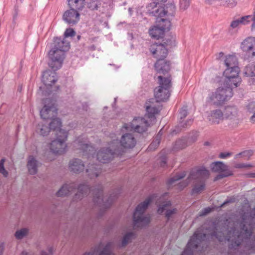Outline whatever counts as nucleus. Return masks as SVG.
I'll return each mask as SVG.
<instances>
[{"label": "nucleus", "instance_id": "obj_1", "mask_svg": "<svg viewBox=\"0 0 255 255\" xmlns=\"http://www.w3.org/2000/svg\"><path fill=\"white\" fill-rule=\"evenodd\" d=\"M253 233V228L251 225L247 226L243 224L240 231H236L233 228L230 230L225 226L218 231L216 229L211 234L212 238H215L219 242L228 241L230 242L229 249L232 250H237L240 246H244L248 250L255 251V236L251 238Z\"/></svg>", "mask_w": 255, "mask_h": 255}, {"label": "nucleus", "instance_id": "obj_2", "mask_svg": "<svg viewBox=\"0 0 255 255\" xmlns=\"http://www.w3.org/2000/svg\"><path fill=\"white\" fill-rule=\"evenodd\" d=\"M103 188L101 185L97 187L91 189L88 185L84 184H80L78 188V192L73 197L74 201L81 200L89 193H92L93 195V201L95 205L101 208V209L109 208L113 202L117 199L119 191L116 190L111 194L108 199L104 201L103 197Z\"/></svg>", "mask_w": 255, "mask_h": 255}, {"label": "nucleus", "instance_id": "obj_3", "mask_svg": "<svg viewBox=\"0 0 255 255\" xmlns=\"http://www.w3.org/2000/svg\"><path fill=\"white\" fill-rule=\"evenodd\" d=\"M208 245L207 235L200 230H197L191 237L181 255H193L195 250L199 252H204Z\"/></svg>", "mask_w": 255, "mask_h": 255}, {"label": "nucleus", "instance_id": "obj_4", "mask_svg": "<svg viewBox=\"0 0 255 255\" xmlns=\"http://www.w3.org/2000/svg\"><path fill=\"white\" fill-rule=\"evenodd\" d=\"M157 79L159 85L154 90L155 100L157 102H165L169 99L171 95L172 78L170 76H158Z\"/></svg>", "mask_w": 255, "mask_h": 255}, {"label": "nucleus", "instance_id": "obj_5", "mask_svg": "<svg viewBox=\"0 0 255 255\" xmlns=\"http://www.w3.org/2000/svg\"><path fill=\"white\" fill-rule=\"evenodd\" d=\"M109 147L101 149L97 154V160L103 163H108L113 158L114 155H120L123 153V150L118 145L117 140H113L110 143Z\"/></svg>", "mask_w": 255, "mask_h": 255}, {"label": "nucleus", "instance_id": "obj_6", "mask_svg": "<svg viewBox=\"0 0 255 255\" xmlns=\"http://www.w3.org/2000/svg\"><path fill=\"white\" fill-rule=\"evenodd\" d=\"M152 200V197L149 196L143 202L137 206L133 214V221L134 226L139 227L149 224L150 222L149 218L144 216L143 214Z\"/></svg>", "mask_w": 255, "mask_h": 255}, {"label": "nucleus", "instance_id": "obj_7", "mask_svg": "<svg viewBox=\"0 0 255 255\" xmlns=\"http://www.w3.org/2000/svg\"><path fill=\"white\" fill-rule=\"evenodd\" d=\"M224 63L227 68L224 72V75L232 74L227 80V82H229L233 80L234 82V84L237 86V84L240 81V78L239 77L240 68L237 66L238 64V60L236 56L229 55L226 57Z\"/></svg>", "mask_w": 255, "mask_h": 255}, {"label": "nucleus", "instance_id": "obj_8", "mask_svg": "<svg viewBox=\"0 0 255 255\" xmlns=\"http://www.w3.org/2000/svg\"><path fill=\"white\" fill-rule=\"evenodd\" d=\"M150 15L155 17H163L165 16L173 17L175 13V6L172 3H167L164 7H157L155 2L150 3L147 6Z\"/></svg>", "mask_w": 255, "mask_h": 255}, {"label": "nucleus", "instance_id": "obj_9", "mask_svg": "<svg viewBox=\"0 0 255 255\" xmlns=\"http://www.w3.org/2000/svg\"><path fill=\"white\" fill-rule=\"evenodd\" d=\"M233 95V91L231 88L220 87L209 95L208 102L216 106H220L231 98Z\"/></svg>", "mask_w": 255, "mask_h": 255}, {"label": "nucleus", "instance_id": "obj_10", "mask_svg": "<svg viewBox=\"0 0 255 255\" xmlns=\"http://www.w3.org/2000/svg\"><path fill=\"white\" fill-rule=\"evenodd\" d=\"M48 57L49 66L55 71L62 67L65 58V52L63 50L57 49L56 47H51L48 52Z\"/></svg>", "mask_w": 255, "mask_h": 255}, {"label": "nucleus", "instance_id": "obj_11", "mask_svg": "<svg viewBox=\"0 0 255 255\" xmlns=\"http://www.w3.org/2000/svg\"><path fill=\"white\" fill-rule=\"evenodd\" d=\"M68 132L65 130H59L57 133L56 138L50 143V149L55 154H61L65 152Z\"/></svg>", "mask_w": 255, "mask_h": 255}, {"label": "nucleus", "instance_id": "obj_12", "mask_svg": "<svg viewBox=\"0 0 255 255\" xmlns=\"http://www.w3.org/2000/svg\"><path fill=\"white\" fill-rule=\"evenodd\" d=\"M223 112L224 120L230 121L229 126L232 128L237 127L239 123V111L238 108L235 106H227Z\"/></svg>", "mask_w": 255, "mask_h": 255}, {"label": "nucleus", "instance_id": "obj_13", "mask_svg": "<svg viewBox=\"0 0 255 255\" xmlns=\"http://www.w3.org/2000/svg\"><path fill=\"white\" fill-rule=\"evenodd\" d=\"M210 167L212 172L220 173L214 178V181L233 175V172L229 169L228 166L222 161L212 162Z\"/></svg>", "mask_w": 255, "mask_h": 255}, {"label": "nucleus", "instance_id": "obj_14", "mask_svg": "<svg viewBox=\"0 0 255 255\" xmlns=\"http://www.w3.org/2000/svg\"><path fill=\"white\" fill-rule=\"evenodd\" d=\"M149 125L146 120L143 118H135L131 123L129 124H125L123 128L127 130H133L138 133L145 132Z\"/></svg>", "mask_w": 255, "mask_h": 255}, {"label": "nucleus", "instance_id": "obj_15", "mask_svg": "<svg viewBox=\"0 0 255 255\" xmlns=\"http://www.w3.org/2000/svg\"><path fill=\"white\" fill-rule=\"evenodd\" d=\"M44 106L40 110V114L41 118L44 120L51 119L57 116V109L53 101L50 99L44 100Z\"/></svg>", "mask_w": 255, "mask_h": 255}, {"label": "nucleus", "instance_id": "obj_16", "mask_svg": "<svg viewBox=\"0 0 255 255\" xmlns=\"http://www.w3.org/2000/svg\"><path fill=\"white\" fill-rule=\"evenodd\" d=\"M113 245L112 242H109L104 246L101 242L96 246L93 250L86 252L83 255H115L112 251Z\"/></svg>", "mask_w": 255, "mask_h": 255}, {"label": "nucleus", "instance_id": "obj_17", "mask_svg": "<svg viewBox=\"0 0 255 255\" xmlns=\"http://www.w3.org/2000/svg\"><path fill=\"white\" fill-rule=\"evenodd\" d=\"M149 50L157 60L165 59L168 53L167 48L164 47L163 44L158 43L151 45Z\"/></svg>", "mask_w": 255, "mask_h": 255}, {"label": "nucleus", "instance_id": "obj_18", "mask_svg": "<svg viewBox=\"0 0 255 255\" xmlns=\"http://www.w3.org/2000/svg\"><path fill=\"white\" fill-rule=\"evenodd\" d=\"M118 142V145L120 146L123 150L133 148L136 144V140L133 135L131 133H126L124 134Z\"/></svg>", "mask_w": 255, "mask_h": 255}, {"label": "nucleus", "instance_id": "obj_19", "mask_svg": "<svg viewBox=\"0 0 255 255\" xmlns=\"http://www.w3.org/2000/svg\"><path fill=\"white\" fill-rule=\"evenodd\" d=\"M155 69L159 74V76L167 77L171 75L169 74L170 70V62L166 59L158 60L154 64Z\"/></svg>", "mask_w": 255, "mask_h": 255}, {"label": "nucleus", "instance_id": "obj_20", "mask_svg": "<svg viewBox=\"0 0 255 255\" xmlns=\"http://www.w3.org/2000/svg\"><path fill=\"white\" fill-rule=\"evenodd\" d=\"M243 50L246 52L249 57L255 56V38L250 37L246 38L241 44Z\"/></svg>", "mask_w": 255, "mask_h": 255}, {"label": "nucleus", "instance_id": "obj_21", "mask_svg": "<svg viewBox=\"0 0 255 255\" xmlns=\"http://www.w3.org/2000/svg\"><path fill=\"white\" fill-rule=\"evenodd\" d=\"M63 20L67 24L71 26H73L80 20V13L78 11L74 10L70 8L65 11L62 16Z\"/></svg>", "mask_w": 255, "mask_h": 255}, {"label": "nucleus", "instance_id": "obj_22", "mask_svg": "<svg viewBox=\"0 0 255 255\" xmlns=\"http://www.w3.org/2000/svg\"><path fill=\"white\" fill-rule=\"evenodd\" d=\"M210 175L209 171L205 167H201L197 169L195 171H192L189 178L196 180L197 181L205 182Z\"/></svg>", "mask_w": 255, "mask_h": 255}, {"label": "nucleus", "instance_id": "obj_23", "mask_svg": "<svg viewBox=\"0 0 255 255\" xmlns=\"http://www.w3.org/2000/svg\"><path fill=\"white\" fill-rule=\"evenodd\" d=\"M77 185L74 182L64 184L56 192L57 197H64L68 195L76 188Z\"/></svg>", "mask_w": 255, "mask_h": 255}, {"label": "nucleus", "instance_id": "obj_24", "mask_svg": "<svg viewBox=\"0 0 255 255\" xmlns=\"http://www.w3.org/2000/svg\"><path fill=\"white\" fill-rule=\"evenodd\" d=\"M86 171L89 178L90 179H94L101 173L102 168L100 165L89 164Z\"/></svg>", "mask_w": 255, "mask_h": 255}, {"label": "nucleus", "instance_id": "obj_25", "mask_svg": "<svg viewBox=\"0 0 255 255\" xmlns=\"http://www.w3.org/2000/svg\"><path fill=\"white\" fill-rule=\"evenodd\" d=\"M52 47H56L57 49L63 50L64 52H66L70 48V43L65 38L55 37Z\"/></svg>", "mask_w": 255, "mask_h": 255}, {"label": "nucleus", "instance_id": "obj_26", "mask_svg": "<svg viewBox=\"0 0 255 255\" xmlns=\"http://www.w3.org/2000/svg\"><path fill=\"white\" fill-rule=\"evenodd\" d=\"M55 73L50 71H45L43 73L42 81L45 86H51L56 81Z\"/></svg>", "mask_w": 255, "mask_h": 255}, {"label": "nucleus", "instance_id": "obj_27", "mask_svg": "<svg viewBox=\"0 0 255 255\" xmlns=\"http://www.w3.org/2000/svg\"><path fill=\"white\" fill-rule=\"evenodd\" d=\"M69 167L72 171L79 173L84 170L85 165L82 160L75 158L70 161Z\"/></svg>", "mask_w": 255, "mask_h": 255}, {"label": "nucleus", "instance_id": "obj_28", "mask_svg": "<svg viewBox=\"0 0 255 255\" xmlns=\"http://www.w3.org/2000/svg\"><path fill=\"white\" fill-rule=\"evenodd\" d=\"M171 206V202L170 201H168L160 205L157 210V213L159 214H162L163 212L166 210L165 217L167 220H169L171 216L175 214L177 212L176 209H173L172 210H167V208Z\"/></svg>", "mask_w": 255, "mask_h": 255}, {"label": "nucleus", "instance_id": "obj_29", "mask_svg": "<svg viewBox=\"0 0 255 255\" xmlns=\"http://www.w3.org/2000/svg\"><path fill=\"white\" fill-rule=\"evenodd\" d=\"M244 75L247 77H253L249 79V83L250 85L255 84V63L246 66Z\"/></svg>", "mask_w": 255, "mask_h": 255}, {"label": "nucleus", "instance_id": "obj_30", "mask_svg": "<svg viewBox=\"0 0 255 255\" xmlns=\"http://www.w3.org/2000/svg\"><path fill=\"white\" fill-rule=\"evenodd\" d=\"M208 119L213 124H218L220 121L224 120L223 112L220 110L212 111L208 116Z\"/></svg>", "mask_w": 255, "mask_h": 255}, {"label": "nucleus", "instance_id": "obj_31", "mask_svg": "<svg viewBox=\"0 0 255 255\" xmlns=\"http://www.w3.org/2000/svg\"><path fill=\"white\" fill-rule=\"evenodd\" d=\"M161 107L159 105L156 106L154 105H146V111L147 113V117L149 119L155 120V115L158 114L161 110Z\"/></svg>", "mask_w": 255, "mask_h": 255}, {"label": "nucleus", "instance_id": "obj_32", "mask_svg": "<svg viewBox=\"0 0 255 255\" xmlns=\"http://www.w3.org/2000/svg\"><path fill=\"white\" fill-rule=\"evenodd\" d=\"M74 145L77 149L82 150L84 152H86L89 154L88 151H90V149H93V147L90 144L86 143L85 141L81 140L80 137H78L74 142Z\"/></svg>", "mask_w": 255, "mask_h": 255}, {"label": "nucleus", "instance_id": "obj_33", "mask_svg": "<svg viewBox=\"0 0 255 255\" xmlns=\"http://www.w3.org/2000/svg\"><path fill=\"white\" fill-rule=\"evenodd\" d=\"M27 167L30 174L34 175L37 173V161L32 156H29Z\"/></svg>", "mask_w": 255, "mask_h": 255}, {"label": "nucleus", "instance_id": "obj_34", "mask_svg": "<svg viewBox=\"0 0 255 255\" xmlns=\"http://www.w3.org/2000/svg\"><path fill=\"white\" fill-rule=\"evenodd\" d=\"M188 115V111L187 108L186 106L183 107L180 111L179 112V117H180V121L179 124L180 127L182 128H186L188 126H190L192 124L193 121L192 120H187L185 123H183L182 121L181 120L184 119Z\"/></svg>", "mask_w": 255, "mask_h": 255}, {"label": "nucleus", "instance_id": "obj_35", "mask_svg": "<svg viewBox=\"0 0 255 255\" xmlns=\"http://www.w3.org/2000/svg\"><path fill=\"white\" fill-rule=\"evenodd\" d=\"M68 4L71 9L78 12L84 7L82 0H68Z\"/></svg>", "mask_w": 255, "mask_h": 255}, {"label": "nucleus", "instance_id": "obj_36", "mask_svg": "<svg viewBox=\"0 0 255 255\" xmlns=\"http://www.w3.org/2000/svg\"><path fill=\"white\" fill-rule=\"evenodd\" d=\"M156 21L158 23V25L164 32L169 30L171 27V22L168 19L157 17Z\"/></svg>", "mask_w": 255, "mask_h": 255}, {"label": "nucleus", "instance_id": "obj_37", "mask_svg": "<svg viewBox=\"0 0 255 255\" xmlns=\"http://www.w3.org/2000/svg\"><path fill=\"white\" fill-rule=\"evenodd\" d=\"M51 119L52 121L49 123V128L50 130H53L54 131H55V134L57 135V133L59 130H63L60 128L61 122L59 118H56V117Z\"/></svg>", "mask_w": 255, "mask_h": 255}, {"label": "nucleus", "instance_id": "obj_38", "mask_svg": "<svg viewBox=\"0 0 255 255\" xmlns=\"http://www.w3.org/2000/svg\"><path fill=\"white\" fill-rule=\"evenodd\" d=\"M160 44H163L164 46L166 48L174 46L175 45V36L171 34L166 35L163 39L162 42Z\"/></svg>", "mask_w": 255, "mask_h": 255}, {"label": "nucleus", "instance_id": "obj_39", "mask_svg": "<svg viewBox=\"0 0 255 255\" xmlns=\"http://www.w3.org/2000/svg\"><path fill=\"white\" fill-rule=\"evenodd\" d=\"M164 31L158 25L156 26H154L149 30L150 35L155 39H158L161 37L164 34Z\"/></svg>", "mask_w": 255, "mask_h": 255}, {"label": "nucleus", "instance_id": "obj_40", "mask_svg": "<svg viewBox=\"0 0 255 255\" xmlns=\"http://www.w3.org/2000/svg\"><path fill=\"white\" fill-rule=\"evenodd\" d=\"M50 129L46 124L43 123H39L36 127V132L42 136L47 135L49 132Z\"/></svg>", "mask_w": 255, "mask_h": 255}, {"label": "nucleus", "instance_id": "obj_41", "mask_svg": "<svg viewBox=\"0 0 255 255\" xmlns=\"http://www.w3.org/2000/svg\"><path fill=\"white\" fill-rule=\"evenodd\" d=\"M85 3L87 7L92 10H98L101 5V0H86Z\"/></svg>", "mask_w": 255, "mask_h": 255}, {"label": "nucleus", "instance_id": "obj_42", "mask_svg": "<svg viewBox=\"0 0 255 255\" xmlns=\"http://www.w3.org/2000/svg\"><path fill=\"white\" fill-rule=\"evenodd\" d=\"M134 234L133 232H128L123 237L122 241L121 247H124L134 238Z\"/></svg>", "mask_w": 255, "mask_h": 255}, {"label": "nucleus", "instance_id": "obj_43", "mask_svg": "<svg viewBox=\"0 0 255 255\" xmlns=\"http://www.w3.org/2000/svg\"><path fill=\"white\" fill-rule=\"evenodd\" d=\"M231 74H228L227 75H224L225 76V79L224 80V85L225 86V88H231V89H233V88L235 87V88H236L237 87H238L240 83H241V79H240V81L239 83H238V84H237V86H236L234 84V82L233 80H231V81L229 82H227V79L230 76H231ZM233 91V90H232Z\"/></svg>", "mask_w": 255, "mask_h": 255}, {"label": "nucleus", "instance_id": "obj_44", "mask_svg": "<svg viewBox=\"0 0 255 255\" xmlns=\"http://www.w3.org/2000/svg\"><path fill=\"white\" fill-rule=\"evenodd\" d=\"M200 184H195L192 190V194H199L204 190L205 187V182H199Z\"/></svg>", "mask_w": 255, "mask_h": 255}, {"label": "nucleus", "instance_id": "obj_45", "mask_svg": "<svg viewBox=\"0 0 255 255\" xmlns=\"http://www.w3.org/2000/svg\"><path fill=\"white\" fill-rule=\"evenodd\" d=\"M160 142V135L159 134H157L155 139L150 143L148 147V150H154L157 148Z\"/></svg>", "mask_w": 255, "mask_h": 255}, {"label": "nucleus", "instance_id": "obj_46", "mask_svg": "<svg viewBox=\"0 0 255 255\" xmlns=\"http://www.w3.org/2000/svg\"><path fill=\"white\" fill-rule=\"evenodd\" d=\"M186 176V173L185 172H183L181 173L176 175L174 177L170 178L168 181L167 184L169 185H171L173 184L175 182L178 181L182 178H183Z\"/></svg>", "mask_w": 255, "mask_h": 255}, {"label": "nucleus", "instance_id": "obj_47", "mask_svg": "<svg viewBox=\"0 0 255 255\" xmlns=\"http://www.w3.org/2000/svg\"><path fill=\"white\" fill-rule=\"evenodd\" d=\"M28 233V230L26 228H22L19 230L17 231L15 233V237L18 240H20L23 238L27 235Z\"/></svg>", "mask_w": 255, "mask_h": 255}, {"label": "nucleus", "instance_id": "obj_48", "mask_svg": "<svg viewBox=\"0 0 255 255\" xmlns=\"http://www.w3.org/2000/svg\"><path fill=\"white\" fill-rule=\"evenodd\" d=\"M186 146V142L184 139H178L175 143L174 148L176 149L184 148Z\"/></svg>", "mask_w": 255, "mask_h": 255}, {"label": "nucleus", "instance_id": "obj_49", "mask_svg": "<svg viewBox=\"0 0 255 255\" xmlns=\"http://www.w3.org/2000/svg\"><path fill=\"white\" fill-rule=\"evenodd\" d=\"M5 161V158H2L0 160V173L2 174L4 177H6L8 176V173L4 167Z\"/></svg>", "mask_w": 255, "mask_h": 255}, {"label": "nucleus", "instance_id": "obj_50", "mask_svg": "<svg viewBox=\"0 0 255 255\" xmlns=\"http://www.w3.org/2000/svg\"><path fill=\"white\" fill-rule=\"evenodd\" d=\"M242 22V25L248 24L252 21V15H248L240 17Z\"/></svg>", "mask_w": 255, "mask_h": 255}, {"label": "nucleus", "instance_id": "obj_51", "mask_svg": "<svg viewBox=\"0 0 255 255\" xmlns=\"http://www.w3.org/2000/svg\"><path fill=\"white\" fill-rule=\"evenodd\" d=\"M190 0H180V7L182 10L186 9L190 5Z\"/></svg>", "mask_w": 255, "mask_h": 255}, {"label": "nucleus", "instance_id": "obj_52", "mask_svg": "<svg viewBox=\"0 0 255 255\" xmlns=\"http://www.w3.org/2000/svg\"><path fill=\"white\" fill-rule=\"evenodd\" d=\"M75 31L73 28H69L66 29L64 32V38L68 37H72L75 35Z\"/></svg>", "mask_w": 255, "mask_h": 255}, {"label": "nucleus", "instance_id": "obj_53", "mask_svg": "<svg viewBox=\"0 0 255 255\" xmlns=\"http://www.w3.org/2000/svg\"><path fill=\"white\" fill-rule=\"evenodd\" d=\"M253 154V151L252 150H246L243 152H240L236 155V157H238L240 155H243L245 157H247L248 159Z\"/></svg>", "mask_w": 255, "mask_h": 255}, {"label": "nucleus", "instance_id": "obj_54", "mask_svg": "<svg viewBox=\"0 0 255 255\" xmlns=\"http://www.w3.org/2000/svg\"><path fill=\"white\" fill-rule=\"evenodd\" d=\"M241 24H242V22L240 18H239L238 19L233 20L230 24V26L232 28H235Z\"/></svg>", "mask_w": 255, "mask_h": 255}, {"label": "nucleus", "instance_id": "obj_55", "mask_svg": "<svg viewBox=\"0 0 255 255\" xmlns=\"http://www.w3.org/2000/svg\"><path fill=\"white\" fill-rule=\"evenodd\" d=\"M248 110L250 113H255V102H251L249 103L247 106Z\"/></svg>", "mask_w": 255, "mask_h": 255}, {"label": "nucleus", "instance_id": "obj_56", "mask_svg": "<svg viewBox=\"0 0 255 255\" xmlns=\"http://www.w3.org/2000/svg\"><path fill=\"white\" fill-rule=\"evenodd\" d=\"M252 167H253V166L252 164L245 163H239L235 166V167L237 168H251Z\"/></svg>", "mask_w": 255, "mask_h": 255}, {"label": "nucleus", "instance_id": "obj_57", "mask_svg": "<svg viewBox=\"0 0 255 255\" xmlns=\"http://www.w3.org/2000/svg\"><path fill=\"white\" fill-rule=\"evenodd\" d=\"M53 248L51 247L48 248V252L44 251H42L41 252V255H53Z\"/></svg>", "mask_w": 255, "mask_h": 255}, {"label": "nucleus", "instance_id": "obj_58", "mask_svg": "<svg viewBox=\"0 0 255 255\" xmlns=\"http://www.w3.org/2000/svg\"><path fill=\"white\" fill-rule=\"evenodd\" d=\"M212 211V209L210 207H207L206 208H204L202 212L200 213V216H205L207 214L210 213Z\"/></svg>", "mask_w": 255, "mask_h": 255}, {"label": "nucleus", "instance_id": "obj_59", "mask_svg": "<svg viewBox=\"0 0 255 255\" xmlns=\"http://www.w3.org/2000/svg\"><path fill=\"white\" fill-rule=\"evenodd\" d=\"M217 1H220L221 4L223 5L232 6L233 4L230 3V0H216Z\"/></svg>", "mask_w": 255, "mask_h": 255}, {"label": "nucleus", "instance_id": "obj_60", "mask_svg": "<svg viewBox=\"0 0 255 255\" xmlns=\"http://www.w3.org/2000/svg\"><path fill=\"white\" fill-rule=\"evenodd\" d=\"M231 153L230 152H221L220 154H219V157L220 158H223V159H224V158H226L228 157H229L231 155Z\"/></svg>", "mask_w": 255, "mask_h": 255}, {"label": "nucleus", "instance_id": "obj_61", "mask_svg": "<svg viewBox=\"0 0 255 255\" xmlns=\"http://www.w3.org/2000/svg\"><path fill=\"white\" fill-rule=\"evenodd\" d=\"M166 158L165 156L162 157L160 161V165L161 167H164L166 164Z\"/></svg>", "mask_w": 255, "mask_h": 255}, {"label": "nucleus", "instance_id": "obj_62", "mask_svg": "<svg viewBox=\"0 0 255 255\" xmlns=\"http://www.w3.org/2000/svg\"><path fill=\"white\" fill-rule=\"evenodd\" d=\"M234 201H235V199L234 198H231L230 199H227L225 202H224L223 203V204L221 205V207H224L225 205H226L228 203H233Z\"/></svg>", "mask_w": 255, "mask_h": 255}, {"label": "nucleus", "instance_id": "obj_63", "mask_svg": "<svg viewBox=\"0 0 255 255\" xmlns=\"http://www.w3.org/2000/svg\"><path fill=\"white\" fill-rule=\"evenodd\" d=\"M251 216L252 218L254 224H255V207L252 211L251 213Z\"/></svg>", "mask_w": 255, "mask_h": 255}, {"label": "nucleus", "instance_id": "obj_64", "mask_svg": "<svg viewBox=\"0 0 255 255\" xmlns=\"http://www.w3.org/2000/svg\"><path fill=\"white\" fill-rule=\"evenodd\" d=\"M4 249V245L3 243L0 244V255H2Z\"/></svg>", "mask_w": 255, "mask_h": 255}]
</instances>
